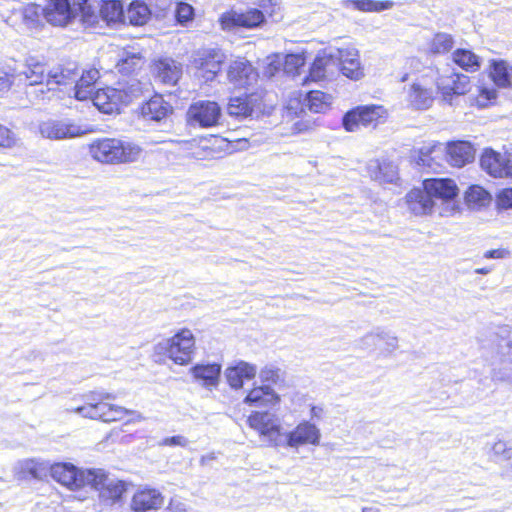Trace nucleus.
I'll return each instance as SVG.
<instances>
[{
    "label": "nucleus",
    "mask_w": 512,
    "mask_h": 512,
    "mask_svg": "<svg viewBox=\"0 0 512 512\" xmlns=\"http://www.w3.org/2000/svg\"><path fill=\"white\" fill-rule=\"evenodd\" d=\"M89 155L102 164H129L137 162L143 149L140 145L119 138H98L88 146Z\"/></svg>",
    "instance_id": "1"
},
{
    "label": "nucleus",
    "mask_w": 512,
    "mask_h": 512,
    "mask_svg": "<svg viewBox=\"0 0 512 512\" xmlns=\"http://www.w3.org/2000/svg\"><path fill=\"white\" fill-rule=\"evenodd\" d=\"M24 468L36 479H41L50 472L51 477L61 485L70 490H77L88 486L91 479V471L80 470L70 463H56L49 465L48 463H39L34 460H27Z\"/></svg>",
    "instance_id": "2"
},
{
    "label": "nucleus",
    "mask_w": 512,
    "mask_h": 512,
    "mask_svg": "<svg viewBox=\"0 0 512 512\" xmlns=\"http://www.w3.org/2000/svg\"><path fill=\"white\" fill-rule=\"evenodd\" d=\"M154 351L157 355L166 356L175 364L187 365L195 353V337L191 330L183 328L174 336L158 342Z\"/></svg>",
    "instance_id": "3"
},
{
    "label": "nucleus",
    "mask_w": 512,
    "mask_h": 512,
    "mask_svg": "<svg viewBox=\"0 0 512 512\" xmlns=\"http://www.w3.org/2000/svg\"><path fill=\"white\" fill-rule=\"evenodd\" d=\"M89 401L86 405L73 409V412L80 414L85 418L98 419L103 422H112L122 420L126 415L134 413L124 407L111 405L104 400L115 399L107 392H91L87 396Z\"/></svg>",
    "instance_id": "4"
},
{
    "label": "nucleus",
    "mask_w": 512,
    "mask_h": 512,
    "mask_svg": "<svg viewBox=\"0 0 512 512\" xmlns=\"http://www.w3.org/2000/svg\"><path fill=\"white\" fill-rule=\"evenodd\" d=\"M442 146L434 145L432 147H423L420 149L419 164L424 166L430 165V155L432 153L443 152ZM447 161L454 167H463L471 163L475 158V148L470 142L456 141L447 144L445 147Z\"/></svg>",
    "instance_id": "5"
},
{
    "label": "nucleus",
    "mask_w": 512,
    "mask_h": 512,
    "mask_svg": "<svg viewBox=\"0 0 512 512\" xmlns=\"http://www.w3.org/2000/svg\"><path fill=\"white\" fill-rule=\"evenodd\" d=\"M247 422L268 446H283L285 433L282 432L280 419L276 414L267 411H256L248 417Z\"/></svg>",
    "instance_id": "6"
},
{
    "label": "nucleus",
    "mask_w": 512,
    "mask_h": 512,
    "mask_svg": "<svg viewBox=\"0 0 512 512\" xmlns=\"http://www.w3.org/2000/svg\"><path fill=\"white\" fill-rule=\"evenodd\" d=\"M387 118V110L381 105L358 106L348 111L343 117V126L346 131H357L360 126L376 127L384 123Z\"/></svg>",
    "instance_id": "7"
},
{
    "label": "nucleus",
    "mask_w": 512,
    "mask_h": 512,
    "mask_svg": "<svg viewBox=\"0 0 512 512\" xmlns=\"http://www.w3.org/2000/svg\"><path fill=\"white\" fill-rule=\"evenodd\" d=\"M91 476L88 486L98 491L99 499L104 505H113L122 499L126 492L123 481L109 477L101 469H92Z\"/></svg>",
    "instance_id": "8"
},
{
    "label": "nucleus",
    "mask_w": 512,
    "mask_h": 512,
    "mask_svg": "<svg viewBox=\"0 0 512 512\" xmlns=\"http://www.w3.org/2000/svg\"><path fill=\"white\" fill-rule=\"evenodd\" d=\"M38 131L43 138L50 140L75 138L90 132L86 127L67 119L41 121L38 125Z\"/></svg>",
    "instance_id": "9"
},
{
    "label": "nucleus",
    "mask_w": 512,
    "mask_h": 512,
    "mask_svg": "<svg viewBox=\"0 0 512 512\" xmlns=\"http://www.w3.org/2000/svg\"><path fill=\"white\" fill-rule=\"evenodd\" d=\"M480 166L494 178L512 177V151L501 154L486 148L480 157Z\"/></svg>",
    "instance_id": "10"
},
{
    "label": "nucleus",
    "mask_w": 512,
    "mask_h": 512,
    "mask_svg": "<svg viewBox=\"0 0 512 512\" xmlns=\"http://www.w3.org/2000/svg\"><path fill=\"white\" fill-rule=\"evenodd\" d=\"M188 121L193 126L208 128L218 124L221 108L214 101H197L190 105L187 111Z\"/></svg>",
    "instance_id": "11"
},
{
    "label": "nucleus",
    "mask_w": 512,
    "mask_h": 512,
    "mask_svg": "<svg viewBox=\"0 0 512 512\" xmlns=\"http://www.w3.org/2000/svg\"><path fill=\"white\" fill-rule=\"evenodd\" d=\"M320 439V429L310 421H302L292 431L284 434L282 447L297 449L304 445L318 446Z\"/></svg>",
    "instance_id": "12"
},
{
    "label": "nucleus",
    "mask_w": 512,
    "mask_h": 512,
    "mask_svg": "<svg viewBox=\"0 0 512 512\" xmlns=\"http://www.w3.org/2000/svg\"><path fill=\"white\" fill-rule=\"evenodd\" d=\"M45 20L53 26H66L75 19L74 0H49L44 8Z\"/></svg>",
    "instance_id": "13"
},
{
    "label": "nucleus",
    "mask_w": 512,
    "mask_h": 512,
    "mask_svg": "<svg viewBox=\"0 0 512 512\" xmlns=\"http://www.w3.org/2000/svg\"><path fill=\"white\" fill-rule=\"evenodd\" d=\"M436 83L443 99L448 102H451L453 95H464L470 90V78L456 72L440 75Z\"/></svg>",
    "instance_id": "14"
},
{
    "label": "nucleus",
    "mask_w": 512,
    "mask_h": 512,
    "mask_svg": "<svg viewBox=\"0 0 512 512\" xmlns=\"http://www.w3.org/2000/svg\"><path fill=\"white\" fill-rule=\"evenodd\" d=\"M262 97L257 93L232 97L229 100L227 111L230 116L237 118L252 117L261 111Z\"/></svg>",
    "instance_id": "15"
},
{
    "label": "nucleus",
    "mask_w": 512,
    "mask_h": 512,
    "mask_svg": "<svg viewBox=\"0 0 512 512\" xmlns=\"http://www.w3.org/2000/svg\"><path fill=\"white\" fill-rule=\"evenodd\" d=\"M78 76L79 68L74 62H68L54 67L47 73V90L50 91L54 89V86H63L64 89H69L70 93L72 92V86H74Z\"/></svg>",
    "instance_id": "16"
},
{
    "label": "nucleus",
    "mask_w": 512,
    "mask_h": 512,
    "mask_svg": "<svg viewBox=\"0 0 512 512\" xmlns=\"http://www.w3.org/2000/svg\"><path fill=\"white\" fill-rule=\"evenodd\" d=\"M227 77L234 87L246 88L257 81L258 74L249 61L238 58L230 63Z\"/></svg>",
    "instance_id": "17"
},
{
    "label": "nucleus",
    "mask_w": 512,
    "mask_h": 512,
    "mask_svg": "<svg viewBox=\"0 0 512 512\" xmlns=\"http://www.w3.org/2000/svg\"><path fill=\"white\" fill-rule=\"evenodd\" d=\"M497 338V355L504 371L500 379L512 385V330L508 327L500 328Z\"/></svg>",
    "instance_id": "18"
},
{
    "label": "nucleus",
    "mask_w": 512,
    "mask_h": 512,
    "mask_svg": "<svg viewBox=\"0 0 512 512\" xmlns=\"http://www.w3.org/2000/svg\"><path fill=\"white\" fill-rule=\"evenodd\" d=\"M423 186L435 203L436 200H442L450 205L458 195V187L451 179H426L423 181ZM454 209L455 203L452 202V210Z\"/></svg>",
    "instance_id": "19"
},
{
    "label": "nucleus",
    "mask_w": 512,
    "mask_h": 512,
    "mask_svg": "<svg viewBox=\"0 0 512 512\" xmlns=\"http://www.w3.org/2000/svg\"><path fill=\"white\" fill-rule=\"evenodd\" d=\"M380 342L383 344L382 353L385 355H391L399 348L396 334L382 327L375 328L360 340L362 347L366 349L376 347Z\"/></svg>",
    "instance_id": "20"
},
{
    "label": "nucleus",
    "mask_w": 512,
    "mask_h": 512,
    "mask_svg": "<svg viewBox=\"0 0 512 512\" xmlns=\"http://www.w3.org/2000/svg\"><path fill=\"white\" fill-rule=\"evenodd\" d=\"M263 21V13L258 9H251L245 13L228 12L223 14L220 18V25L224 30H230L236 26L254 28Z\"/></svg>",
    "instance_id": "21"
},
{
    "label": "nucleus",
    "mask_w": 512,
    "mask_h": 512,
    "mask_svg": "<svg viewBox=\"0 0 512 512\" xmlns=\"http://www.w3.org/2000/svg\"><path fill=\"white\" fill-rule=\"evenodd\" d=\"M164 505L163 495L156 489H142L137 491L131 500V509L134 512H147L160 509Z\"/></svg>",
    "instance_id": "22"
},
{
    "label": "nucleus",
    "mask_w": 512,
    "mask_h": 512,
    "mask_svg": "<svg viewBox=\"0 0 512 512\" xmlns=\"http://www.w3.org/2000/svg\"><path fill=\"white\" fill-rule=\"evenodd\" d=\"M280 396L269 385L262 384L253 387L246 397L244 403L256 408H270L280 403Z\"/></svg>",
    "instance_id": "23"
},
{
    "label": "nucleus",
    "mask_w": 512,
    "mask_h": 512,
    "mask_svg": "<svg viewBox=\"0 0 512 512\" xmlns=\"http://www.w3.org/2000/svg\"><path fill=\"white\" fill-rule=\"evenodd\" d=\"M224 58L225 56L221 50L211 49L204 51L195 59V63L201 72V76L206 81H210L213 80L216 74L220 71Z\"/></svg>",
    "instance_id": "24"
},
{
    "label": "nucleus",
    "mask_w": 512,
    "mask_h": 512,
    "mask_svg": "<svg viewBox=\"0 0 512 512\" xmlns=\"http://www.w3.org/2000/svg\"><path fill=\"white\" fill-rule=\"evenodd\" d=\"M100 78V73L95 68L83 70L79 73L78 79L72 86V93L77 100L84 101L91 99L96 92V83Z\"/></svg>",
    "instance_id": "25"
},
{
    "label": "nucleus",
    "mask_w": 512,
    "mask_h": 512,
    "mask_svg": "<svg viewBox=\"0 0 512 512\" xmlns=\"http://www.w3.org/2000/svg\"><path fill=\"white\" fill-rule=\"evenodd\" d=\"M407 207L414 215L431 214L435 206L434 200L429 196L427 190L423 188L412 189L405 197Z\"/></svg>",
    "instance_id": "26"
},
{
    "label": "nucleus",
    "mask_w": 512,
    "mask_h": 512,
    "mask_svg": "<svg viewBox=\"0 0 512 512\" xmlns=\"http://www.w3.org/2000/svg\"><path fill=\"white\" fill-rule=\"evenodd\" d=\"M90 100L100 111L107 114L119 111L122 106L119 92L115 87L97 89Z\"/></svg>",
    "instance_id": "27"
},
{
    "label": "nucleus",
    "mask_w": 512,
    "mask_h": 512,
    "mask_svg": "<svg viewBox=\"0 0 512 512\" xmlns=\"http://www.w3.org/2000/svg\"><path fill=\"white\" fill-rule=\"evenodd\" d=\"M370 177L379 183H394L398 180V169L390 161L372 159L367 163Z\"/></svg>",
    "instance_id": "28"
},
{
    "label": "nucleus",
    "mask_w": 512,
    "mask_h": 512,
    "mask_svg": "<svg viewBox=\"0 0 512 512\" xmlns=\"http://www.w3.org/2000/svg\"><path fill=\"white\" fill-rule=\"evenodd\" d=\"M75 18L88 27H93L100 22V0H74Z\"/></svg>",
    "instance_id": "29"
},
{
    "label": "nucleus",
    "mask_w": 512,
    "mask_h": 512,
    "mask_svg": "<svg viewBox=\"0 0 512 512\" xmlns=\"http://www.w3.org/2000/svg\"><path fill=\"white\" fill-rule=\"evenodd\" d=\"M256 374V366L245 361H240L235 366L228 367L225 370V378L233 389L242 388L244 380H251Z\"/></svg>",
    "instance_id": "30"
},
{
    "label": "nucleus",
    "mask_w": 512,
    "mask_h": 512,
    "mask_svg": "<svg viewBox=\"0 0 512 512\" xmlns=\"http://www.w3.org/2000/svg\"><path fill=\"white\" fill-rule=\"evenodd\" d=\"M172 113V106L162 96L155 95L141 107V115L146 121L160 122Z\"/></svg>",
    "instance_id": "31"
},
{
    "label": "nucleus",
    "mask_w": 512,
    "mask_h": 512,
    "mask_svg": "<svg viewBox=\"0 0 512 512\" xmlns=\"http://www.w3.org/2000/svg\"><path fill=\"white\" fill-rule=\"evenodd\" d=\"M406 100L411 108L415 110H426L432 106L434 97L430 89L424 87L419 82H414L407 90Z\"/></svg>",
    "instance_id": "32"
},
{
    "label": "nucleus",
    "mask_w": 512,
    "mask_h": 512,
    "mask_svg": "<svg viewBox=\"0 0 512 512\" xmlns=\"http://www.w3.org/2000/svg\"><path fill=\"white\" fill-rule=\"evenodd\" d=\"M221 366L219 364H198L191 368L194 379L207 388L216 387L219 382Z\"/></svg>",
    "instance_id": "33"
},
{
    "label": "nucleus",
    "mask_w": 512,
    "mask_h": 512,
    "mask_svg": "<svg viewBox=\"0 0 512 512\" xmlns=\"http://www.w3.org/2000/svg\"><path fill=\"white\" fill-rule=\"evenodd\" d=\"M150 11L147 5L141 1H134L130 3L127 10L124 12L123 24H130L133 26L144 25L149 19Z\"/></svg>",
    "instance_id": "34"
},
{
    "label": "nucleus",
    "mask_w": 512,
    "mask_h": 512,
    "mask_svg": "<svg viewBox=\"0 0 512 512\" xmlns=\"http://www.w3.org/2000/svg\"><path fill=\"white\" fill-rule=\"evenodd\" d=\"M17 79L27 82L30 86H42L44 80H47L45 66L39 62H29L23 71L17 72Z\"/></svg>",
    "instance_id": "35"
},
{
    "label": "nucleus",
    "mask_w": 512,
    "mask_h": 512,
    "mask_svg": "<svg viewBox=\"0 0 512 512\" xmlns=\"http://www.w3.org/2000/svg\"><path fill=\"white\" fill-rule=\"evenodd\" d=\"M101 18L100 21L109 24L122 23L124 10L119 0H100Z\"/></svg>",
    "instance_id": "36"
},
{
    "label": "nucleus",
    "mask_w": 512,
    "mask_h": 512,
    "mask_svg": "<svg viewBox=\"0 0 512 512\" xmlns=\"http://www.w3.org/2000/svg\"><path fill=\"white\" fill-rule=\"evenodd\" d=\"M492 197L479 185H472L465 193V201L470 209L478 210L490 204Z\"/></svg>",
    "instance_id": "37"
},
{
    "label": "nucleus",
    "mask_w": 512,
    "mask_h": 512,
    "mask_svg": "<svg viewBox=\"0 0 512 512\" xmlns=\"http://www.w3.org/2000/svg\"><path fill=\"white\" fill-rule=\"evenodd\" d=\"M15 15H19L22 23L28 29H36L41 25L42 17H44V8L36 4L25 5L17 11Z\"/></svg>",
    "instance_id": "38"
},
{
    "label": "nucleus",
    "mask_w": 512,
    "mask_h": 512,
    "mask_svg": "<svg viewBox=\"0 0 512 512\" xmlns=\"http://www.w3.org/2000/svg\"><path fill=\"white\" fill-rule=\"evenodd\" d=\"M157 75L164 84L175 85L180 78L181 69L173 60H161L157 64Z\"/></svg>",
    "instance_id": "39"
},
{
    "label": "nucleus",
    "mask_w": 512,
    "mask_h": 512,
    "mask_svg": "<svg viewBox=\"0 0 512 512\" xmlns=\"http://www.w3.org/2000/svg\"><path fill=\"white\" fill-rule=\"evenodd\" d=\"M119 92L122 105H128L134 99L139 98L143 93V84L137 79H130L125 83H119L115 87Z\"/></svg>",
    "instance_id": "40"
},
{
    "label": "nucleus",
    "mask_w": 512,
    "mask_h": 512,
    "mask_svg": "<svg viewBox=\"0 0 512 512\" xmlns=\"http://www.w3.org/2000/svg\"><path fill=\"white\" fill-rule=\"evenodd\" d=\"M333 63L332 57H330V51L329 52H323L322 54H319L314 62L312 63L308 76H305L303 78V82H306L307 80L310 81H319L322 80L326 75V68Z\"/></svg>",
    "instance_id": "41"
},
{
    "label": "nucleus",
    "mask_w": 512,
    "mask_h": 512,
    "mask_svg": "<svg viewBox=\"0 0 512 512\" xmlns=\"http://www.w3.org/2000/svg\"><path fill=\"white\" fill-rule=\"evenodd\" d=\"M453 61L466 71L474 72L480 68V58L467 49L455 50L453 52Z\"/></svg>",
    "instance_id": "42"
},
{
    "label": "nucleus",
    "mask_w": 512,
    "mask_h": 512,
    "mask_svg": "<svg viewBox=\"0 0 512 512\" xmlns=\"http://www.w3.org/2000/svg\"><path fill=\"white\" fill-rule=\"evenodd\" d=\"M306 106L315 113L325 112L332 102V96L322 91H310L307 93Z\"/></svg>",
    "instance_id": "43"
},
{
    "label": "nucleus",
    "mask_w": 512,
    "mask_h": 512,
    "mask_svg": "<svg viewBox=\"0 0 512 512\" xmlns=\"http://www.w3.org/2000/svg\"><path fill=\"white\" fill-rule=\"evenodd\" d=\"M490 76L498 87L506 88L511 84L508 65L503 60L492 62Z\"/></svg>",
    "instance_id": "44"
},
{
    "label": "nucleus",
    "mask_w": 512,
    "mask_h": 512,
    "mask_svg": "<svg viewBox=\"0 0 512 512\" xmlns=\"http://www.w3.org/2000/svg\"><path fill=\"white\" fill-rule=\"evenodd\" d=\"M453 46V36L445 32H439L432 38L429 44V51L433 54H445L449 52Z\"/></svg>",
    "instance_id": "45"
},
{
    "label": "nucleus",
    "mask_w": 512,
    "mask_h": 512,
    "mask_svg": "<svg viewBox=\"0 0 512 512\" xmlns=\"http://www.w3.org/2000/svg\"><path fill=\"white\" fill-rule=\"evenodd\" d=\"M346 3L353 5L356 9L365 12H380L393 7L392 1L374 0H346Z\"/></svg>",
    "instance_id": "46"
},
{
    "label": "nucleus",
    "mask_w": 512,
    "mask_h": 512,
    "mask_svg": "<svg viewBox=\"0 0 512 512\" xmlns=\"http://www.w3.org/2000/svg\"><path fill=\"white\" fill-rule=\"evenodd\" d=\"M305 65V56L302 53L288 54L284 61V71L295 77L300 75V70Z\"/></svg>",
    "instance_id": "47"
},
{
    "label": "nucleus",
    "mask_w": 512,
    "mask_h": 512,
    "mask_svg": "<svg viewBox=\"0 0 512 512\" xmlns=\"http://www.w3.org/2000/svg\"><path fill=\"white\" fill-rule=\"evenodd\" d=\"M330 57L335 61L339 62V65L347 64V62L354 61V58H359V52L352 46L330 49Z\"/></svg>",
    "instance_id": "48"
},
{
    "label": "nucleus",
    "mask_w": 512,
    "mask_h": 512,
    "mask_svg": "<svg viewBox=\"0 0 512 512\" xmlns=\"http://www.w3.org/2000/svg\"><path fill=\"white\" fill-rule=\"evenodd\" d=\"M259 378L263 384H278L283 381V375L279 368L271 365L263 367L259 372Z\"/></svg>",
    "instance_id": "49"
},
{
    "label": "nucleus",
    "mask_w": 512,
    "mask_h": 512,
    "mask_svg": "<svg viewBox=\"0 0 512 512\" xmlns=\"http://www.w3.org/2000/svg\"><path fill=\"white\" fill-rule=\"evenodd\" d=\"M17 79V69L11 65L0 67V93L7 92Z\"/></svg>",
    "instance_id": "50"
},
{
    "label": "nucleus",
    "mask_w": 512,
    "mask_h": 512,
    "mask_svg": "<svg viewBox=\"0 0 512 512\" xmlns=\"http://www.w3.org/2000/svg\"><path fill=\"white\" fill-rule=\"evenodd\" d=\"M489 452L494 461L504 463L512 448L508 447L507 442L497 440L490 445Z\"/></svg>",
    "instance_id": "51"
},
{
    "label": "nucleus",
    "mask_w": 512,
    "mask_h": 512,
    "mask_svg": "<svg viewBox=\"0 0 512 512\" xmlns=\"http://www.w3.org/2000/svg\"><path fill=\"white\" fill-rule=\"evenodd\" d=\"M341 71L343 75L352 80H358L363 76V70L359 58H354V61L343 64L341 66Z\"/></svg>",
    "instance_id": "52"
},
{
    "label": "nucleus",
    "mask_w": 512,
    "mask_h": 512,
    "mask_svg": "<svg viewBox=\"0 0 512 512\" xmlns=\"http://www.w3.org/2000/svg\"><path fill=\"white\" fill-rule=\"evenodd\" d=\"M176 19L179 23L185 24L193 19L194 9L188 3H178L175 11Z\"/></svg>",
    "instance_id": "53"
},
{
    "label": "nucleus",
    "mask_w": 512,
    "mask_h": 512,
    "mask_svg": "<svg viewBox=\"0 0 512 512\" xmlns=\"http://www.w3.org/2000/svg\"><path fill=\"white\" fill-rule=\"evenodd\" d=\"M16 134L6 126L0 124V147L13 148L17 145Z\"/></svg>",
    "instance_id": "54"
},
{
    "label": "nucleus",
    "mask_w": 512,
    "mask_h": 512,
    "mask_svg": "<svg viewBox=\"0 0 512 512\" xmlns=\"http://www.w3.org/2000/svg\"><path fill=\"white\" fill-rule=\"evenodd\" d=\"M141 57L137 55H132L131 57H126L118 63V67L120 71L131 72L135 70L141 64Z\"/></svg>",
    "instance_id": "55"
},
{
    "label": "nucleus",
    "mask_w": 512,
    "mask_h": 512,
    "mask_svg": "<svg viewBox=\"0 0 512 512\" xmlns=\"http://www.w3.org/2000/svg\"><path fill=\"white\" fill-rule=\"evenodd\" d=\"M159 444L161 446L187 447L189 444V440L182 435H176V436L164 438Z\"/></svg>",
    "instance_id": "56"
},
{
    "label": "nucleus",
    "mask_w": 512,
    "mask_h": 512,
    "mask_svg": "<svg viewBox=\"0 0 512 512\" xmlns=\"http://www.w3.org/2000/svg\"><path fill=\"white\" fill-rule=\"evenodd\" d=\"M498 205L501 208H512V189H504L498 195Z\"/></svg>",
    "instance_id": "57"
},
{
    "label": "nucleus",
    "mask_w": 512,
    "mask_h": 512,
    "mask_svg": "<svg viewBox=\"0 0 512 512\" xmlns=\"http://www.w3.org/2000/svg\"><path fill=\"white\" fill-rule=\"evenodd\" d=\"M280 62L271 60L265 68V75L272 77L280 68Z\"/></svg>",
    "instance_id": "58"
},
{
    "label": "nucleus",
    "mask_w": 512,
    "mask_h": 512,
    "mask_svg": "<svg viewBox=\"0 0 512 512\" xmlns=\"http://www.w3.org/2000/svg\"><path fill=\"white\" fill-rule=\"evenodd\" d=\"M505 255V251L502 249H493L488 250L484 253V258L486 259H500Z\"/></svg>",
    "instance_id": "59"
},
{
    "label": "nucleus",
    "mask_w": 512,
    "mask_h": 512,
    "mask_svg": "<svg viewBox=\"0 0 512 512\" xmlns=\"http://www.w3.org/2000/svg\"><path fill=\"white\" fill-rule=\"evenodd\" d=\"M480 96L484 97L486 100H493L496 98L497 92L494 88H482Z\"/></svg>",
    "instance_id": "60"
},
{
    "label": "nucleus",
    "mask_w": 512,
    "mask_h": 512,
    "mask_svg": "<svg viewBox=\"0 0 512 512\" xmlns=\"http://www.w3.org/2000/svg\"><path fill=\"white\" fill-rule=\"evenodd\" d=\"M323 412L324 410L322 407L312 406L310 410L311 418L320 420L322 418Z\"/></svg>",
    "instance_id": "61"
},
{
    "label": "nucleus",
    "mask_w": 512,
    "mask_h": 512,
    "mask_svg": "<svg viewBox=\"0 0 512 512\" xmlns=\"http://www.w3.org/2000/svg\"><path fill=\"white\" fill-rule=\"evenodd\" d=\"M505 469L510 470L512 472V451L511 454L507 456V459L503 463Z\"/></svg>",
    "instance_id": "62"
},
{
    "label": "nucleus",
    "mask_w": 512,
    "mask_h": 512,
    "mask_svg": "<svg viewBox=\"0 0 512 512\" xmlns=\"http://www.w3.org/2000/svg\"><path fill=\"white\" fill-rule=\"evenodd\" d=\"M215 459V456L214 454H210V455H205V456H202L201 459H200V464L201 465H206V463L210 460H214Z\"/></svg>",
    "instance_id": "63"
},
{
    "label": "nucleus",
    "mask_w": 512,
    "mask_h": 512,
    "mask_svg": "<svg viewBox=\"0 0 512 512\" xmlns=\"http://www.w3.org/2000/svg\"><path fill=\"white\" fill-rule=\"evenodd\" d=\"M296 128L299 132L305 131L309 129V125L307 123H296Z\"/></svg>",
    "instance_id": "64"
}]
</instances>
